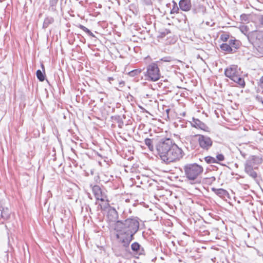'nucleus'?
<instances>
[{"mask_svg":"<svg viewBox=\"0 0 263 263\" xmlns=\"http://www.w3.org/2000/svg\"><path fill=\"white\" fill-rule=\"evenodd\" d=\"M240 20L242 21L247 22L248 21V15L246 14H243L240 15Z\"/></svg>","mask_w":263,"mask_h":263,"instance_id":"obj_29","label":"nucleus"},{"mask_svg":"<svg viewBox=\"0 0 263 263\" xmlns=\"http://www.w3.org/2000/svg\"><path fill=\"white\" fill-rule=\"evenodd\" d=\"M239 29L240 31L243 33L245 35L248 36V35L250 33L249 32V27L245 25H241L239 26Z\"/></svg>","mask_w":263,"mask_h":263,"instance_id":"obj_23","label":"nucleus"},{"mask_svg":"<svg viewBox=\"0 0 263 263\" xmlns=\"http://www.w3.org/2000/svg\"><path fill=\"white\" fill-rule=\"evenodd\" d=\"M160 60L165 62H169L172 61V59L170 57H165L162 58Z\"/></svg>","mask_w":263,"mask_h":263,"instance_id":"obj_31","label":"nucleus"},{"mask_svg":"<svg viewBox=\"0 0 263 263\" xmlns=\"http://www.w3.org/2000/svg\"><path fill=\"white\" fill-rule=\"evenodd\" d=\"M182 150L175 143L168 153L161 160L166 164L175 162L182 157Z\"/></svg>","mask_w":263,"mask_h":263,"instance_id":"obj_5","label":"nucleus"},{"mask_svg":"<svg viewBox=\"0 0 263 263\" xmlns=\"http://www.w3.org/2000/svg\"><path fill=\"white\" fill-rule=\"evenodd\" d=\"M134 253L133 257L139 258V256L143 254L144 250L141 248H131Z\"/></svg>","mask_w":263,"mask_h":263,"instance_id":"obj_18","label":"nucleus"},{"mask_svg":"<svg viewBox=\"0 0 263 263\" xmlns=\"http://www.w3.org/2000/svg\"><path fill=\"white\" fill-rule=\"evenodd\" d=\"M3 208H4L3 207L1 201L0 200V211H2Z\"/></svg>","mask_w":263,"mask_h":263,"instance_id":"obj_36","label":"nucleus"},{"mask_svg":"<svg viewBox=\"0 0 263 263\" xmlns=\"http://www.w3.org/2000/svg\"><path fill=\"white\" fill-rule=\"evenodd\" d=\"M139 229V221L137 217L128 218L124 220H118L114 224L116 237L123 247H128L133 239V236Z\"/></svg>","mask_w":263,"mask_h":263,"instance_id":"obj_1","label":"nucleus"},{"mask_svg":"<svg viewBox=\"0 0 263 263\" xmlns=\"http://www.w3.org/2000/svg\"><path fill=\"white\" fill-rule=\"evenodd\" d=\"M54 22V19L52 17H47L43 23V28H46L49 25L52 24Z\"/></svg>","mask_w":263,"mask_h":263,"instance_id":"obj_20","label":"nucleus"},{"mask_svg":"<svg viewBox=\"0 0 263 263\" xmlns=\"http://www.w3.org/2000/svg\"><path fill=\"white\" fill-rule=\"evenodd\" d=\"M130 248H112V250L117 256H121L125 259L128 258L129 254L127 253L128 249Z\"/></svg>","mask_w":263,"mask_h":263,"instance_id":"obj_10","label":"nucleus"},{"mask_svg":"<svg viewBox=\"0 0 263 263\" xmlns=\"http://www.w3.org/2000/svg\"><path fill=\"white\" fill-rule=\"evenodd\" d=\"M248 39L253 41L259 47L263 48V31H252L248 35Z\"/></svg>","mask_w":263,"mask_h":263,"instance_id":"obj_8","label":"nucleus"},{"mask_svg":"<svg viewBox=\"0 0 263 263\" xmlns=\"http://www.w3.org/2000/svg\"><path fill=\"white\" fill-rule=\"evenodd\" d=\"M9 211L6 208L5 209L3 208L2 211H0V216L4 219H8L9 217Z\"/></svg>","mask_w":263,"mask_h":263,"instance_id":"obj_21","label":"nucleus"},{"mask_svg":"<svg viewBox=\"0 0 263 263\" xmlns=\"http://www.w3.org/2000/svg\"><path fill=\"white\" fill-rule=\"evenodd\" d=\"M192 125L195 128L201 129L204 131L207 130L208 127L206 125L197 119H193Z\"/></svg>","mask_w":263,"mask_h":263,"instance_id":"obj_13","label":"nucleus"},{"mask_svg":"<svg viewBox=\"0 0 263 263\" xmlns=\"http://www.w3.org/2000/svg\"><path fill=\"white\" fill-rule=\"evenodd\" d=\"M180 9L184 11H187L191 8V3L190 0H180L179 3Z\"/></svg>","mask_w":263,"mask_h":263,"instance_id":"obj_15","label":"nucleus"},{"mask_svg":"<svg viewBox=\"0 0 263 263\" xmlns=\"http://www.w3.org/2000/svg\"><path fill=\"white\" fill-rule=\"evenodd\" d=\"M9 245L10 246V247H12V245L11 243H10V242H9Z\"/></svg>","mask_w":263,"mask_h":263,"instance_id":"obj_42","label":"nucleus"},{"mask_svg":"<svg viewBox=\"0 0 263 263\" xmlns=\"http://www.w3.org/2000/svg\"><path fill=\"white\" fill-rule=\"evenodd\" d=\"M258 254L259 256H263V254H259V252L258 251Z\"/></svg>","mask_w":263,"mask_h":263,"instance_id":"obj_41","label":"nucleus"},{"mask_svg":"<svg viewBox=\"0 0 263 263\" xmlns=\"http://www.w3.org/2000/svg\"><path fill=\"white\" fill-rule=\"evenodd\" d=\"M107 218L110 221H117L118 218V213L113 208H110L107 213Z\"/></svg>","mask_w":263,"mask_h":263,"instance_id":"obj_12","label":"nucleus"},{"mask_svg":"<svg viewBox=\"0 0 263 263\" xmlns=\"http://www.w3.org/2000/svg\"><path fill=\"white\" fill-rule=\"evenodd\" d=\"M79 27L83 30L84 31L86 32L88 34H89L90 36H95L94 34L90 31L89 29H88L87 28L85 27L84 26L82 25H80Z\"/></svg>","mask_w":263,"mask_h":263,"instance_id":"obj_25","label":"nucleus"},{"mask_svg":"<svg viewBox=\"0 0 263 263\" xmlns=\"http://www.w3.org/2000/svg\"><path fill=\"white\" fill-rule=\"evenodd\" d=\"M260 23L263 25V16H262L259 20Z\"/></svg>","mask_w":263,"mask_h":263,"instance_id":"obj_35","label":"nucleus"},{"mask_svg":"<svg viewBox=\"0 0 263 263\" xmlns=\"http://www.w3.org/2000/svg\"><path fill=\"white\" fill-rule=\"evenodd\" d=\"M220 47L222 51L227 53H234V51H233L229 43H223L220 45Z\"/></svg>","mask_w":263,"mask_h":263,"instance_id":"obj_19","label":"nucleus"},{"mask_svg":"<svg viewBox=\"0 0 263 263\" xmlns=\"http://www.w3.org/2000/svg\"><path fill=\"white\" fill-rule=\"evenodd\" d=\"M171 243L173 244V245L174 246H176V243H175V241L174 240H172V241H171Z\"/></svg>","mask_w":263,"mask_h":263,"instance_id":"obj_37","label":"nucleus"},{"mask_svg":"<svg viewBox=\"0 0 263 263\" xmlns=\"http://www.w3.org/2000/svg\"><path fill=\"white\" fill-rule=\"evenodd\" d=\"M240 153H241V155L243 156V158L246 157V154L245 153H243L241 152H240Z\"/></svg>","mask_w":263,"mask_h":263,"instance_id":"obj_38","label":"nucleus"},{"mask_svg":"<svg viewBox=\"0 0 263 263\" xmlns=\"http://www.w3.org/2000/svg\"><path fill=\"white\" fill-rule=\"evenodd\" d=\"M36 77L37 79L41 82L45 80V77L41 70H37L36 71Z\"/></svg>","mask_w":263,"mask_h":263,"instance_id":"obj_26","label":"nucleus"},{"mask_svg":"<svg viewBox=\"0 0 263 263\" xmlns=\"http://www.w3.org/2000/svg\"><path fill=\"white\" fill-rule=\"evenodd\" d=\"M186 178L190 181H195L203 172V167L197 163L187 164L183 166Z\"/></svg>","mask_w":263,"mask_h":263,"instance_id":"obj_3","label":"nucleus"},{"mask_svg":"<svg viewBox=\"0 0 263 263\" xmlns=\"http://www.w3.org/2000/svg\"><path fill=\"white\" fill-rule=\"evenodd\" d=\"M229 44L232 48L234 53L236 52V50L239 48L240 43L238 40L235 39H231L228 41Z\"/></svg>","mask_w":263,"mask_h":263,"instance_id":"obj_16","label":"nucleus"},{"mask_svg":"<svg viewBox=\"0 0 263 263\" xmlns=\"http://www.w3.org/2000/svg\"><path fill=\"white\" fill-rule=\"evenodd\" d=\"M224 74L227 77L238 84L241 87H245L244 79L241 76L240 68L237 65H231L226 68L224 70Z\"/></svg>","mask_w":263,"mask_h":263,"instance_id":"obj_2","label":"nucleus"},{"mask_svg":"<svg viewBox=\"0 0 263 263\" xmlns=\"http://www.w3.org/2000/svg\"><path fill=\"white\" fill-rule=\"evenodd\" d=\"M92 192L94 194L97 200L104 201L105 200L101 188L99 185H94L92 187Z\"/></svg>","mask_w":263,"mask_h":263,"instance_id":"obj_11","label":"nucleus"},{"mask_svg":"<svg viewBox=\"0 0 263 263\" xmlns=\"http://www.w3.org/2000/svg\"><path fill=\"white\" fill-rule=\"evenodd\" d=\"M262 162V159L259 156H251L246 161L245 165H251L255 168H258V165L260 164Z\"/></svg>","mask_w":263,"mask_h":263,"instance_id":"obj_9","label":"nucleus"},{"mask_svg":"<svg viewBox=\"0 0 263 263\" xmlns=\"http://www.w3.org/2000/svg\"><path fill=\"white\" fill-rule=\"evenodd\" d=\"M130 247H140V245L137 242H134L132 244Z\"/></svg>","mask_w":263,"mask_h":263,"instance_id":"obj_34","label":"nucleus"},{"mask_svg":"<svg viewBox=\"0 0 263 263\" xmlns=\"http://www.w3.org/2000/svg\"><path fill=\"white\" fill-rule=\"evenodd\" d=\"M141 72V70L140 69H137L133 70L129 72V75L131 77H134L135 76L138 75Z\"/></svg>","mask_w":263,"mask_h":263,"instance_id":"obj_27","label":"nucleus"},{"mask_svg":"<svg viewBox=\"0 0 263 263\" xmlns=\"http://www.w3.org/2000/svg\"><path fill=\"white\" fill-rule=\"evenodd\" d=\"M256 168L252 167L251 165H245V172L251 178L254 179H256L257 177V174L254 171Z\"/></svg>","mask_w":263,"mask_h":263,"instance_id":"obj_14","label":"nucleus"},{"mask_svg":"<svg viewBox=\"0 0 263 263\" xmlns=\"http://www.w3.org/2000/svg\"><path fill=\"white\" fill-rule=\"evenodd\" d=\"M212 191L220 197H225L228 195V192L223 189L212 188Z\"/></svg>","mask_w":263,"mask_h":263,"instance_id":"obj_17","label":"nucleus"},{"mask_svg":"<svg viewBox=\"0 0 263 263\" xmlns=\"http://www.w3.org/2000/svg\"><path fill=\"white\" fill-rule=\"evenodd\" d=\"M177 242H178V243H179V245L180 246H183L184 245H183V244H182V243H179L178 241H177Z\"/></svg>","mask_w":263,"mask_h":263,"instance_id":"obj_40","label":"nucleus"},{"mask_svg":"<svg viewBox=\"0 0 263 263\" xmlns=\"http://www.w3.org/2000/svg\"><path fill=\"white\" fill-rule=\"evenodd\" d=\"M260 86L263 92V76L260 79Z\"/></svg>","mask_w":263,"mask_h":263,"instance_id":"obj_33","label":"nucleus"},{"mask_svg":"<svg viewBox=\"0 0 263 263\" xmlns=\"http://www.w3.org/2000/svg\"><path fill=\"white\" fill-rule=\"evenodd\" d=\"M261 103L263 104V100L261 101Z\"/></svg>","mask_w":263,"mask_h":263,"instance_id":"obj_44","label":"nucleus"},{"mask_svg":"<svg viewBox=\"0 0 263 263\" xmlns=\"http://www.w3.org/2000/svg\"><path fill=\"white\" fill-rule=\"evenodd\" d=\"M204 160L206 162L209 164L217 163L216 158L211 156L205 157Z\"/></svg>","mask_w":263,"mask_h":263,"instance_id":"obj_24","label":"nucleus"},{"mask_svg":"<svg viewBox=\"0 0 263 263\" xmlns=\"http://www.w3.org/2000/svg\"><path fill=\"white\" fill-rule=\"evenodd\" d=\"M216 159L217 161L218 160V161H221L224 160V157L223 155H222L221 154H218L216 156Z\"/></svg>","mask_w":263,"mask_h":263,"instance_id":"obj_28","label":"nucleus"},{"mask_svg":"<svg viewBox=\"0 0 263 263\" xmlns=\"http://www.w3.org/2000/svg\"><path fill=\"white\" fill-rule=\"evenodd\" d=\"M122 124H123V122H122V123H120V124H119V127H120V128H121V127H122Z\"/></svg>","mask_w":263,"mask_h":263,"instance_id":"obj_39","label":"nucleus"},{"mask_svg":"<svg viewBox=\"0 0 263 263\" xmlns=\"http://www.w3.org/2000/svg\"><path fill=\"white\" fill-rule=\"evenodd\" d=\"M127 253L129 254V256L128 257V258H127V259H130L133 257L134 253H133V250L131 249V248L128 249Z\"/></svg>","mask_w":263,"mask_h":263,"instance_id":"obj_30","label":"nucleus"},{"mask_svg":"<svg viewBox=\"0 0 263 263\" xmlns=\"http://www.w3.org/2000/svg\"><path fill=\"white\" fill-rule=\"evenodd\" d=\"M229 37V36L227 34H222L221 35L220 38L223 42H226L228 41Z\"/></svg>","mask_w":263,"mask_h":263,"instance_id":"obj_32","label":"nucleus"},{"mask_svg":"<svg viewBox=\"0 0 263 263\" xmlns=\"http://www.w3.org/2000/svg\"><path fill=\"white\" fill-rule=\"evenodd\" d=\"M160 70L156 63H152L147 66L145 74L147 80L157 81L160 79Z\"/></svg>","mask_w":263,"mask_h":263,"instance_id":"obj_6","label":"nucleus"},{"mask_svg":"<svg viewBox=\"0 0 263 263\" xmlns=\"http://www.w3.org/2000/svg\"><path fill=\"white\" fill-rule=\"evenodd\" d=\"M174 144L173 140L170 138L162 139L159 141L156 145V149L161 159L168 153Z\"/></svg>","mask_w":263,"mask_h":263,"instance_id":"obj_4","label":"nucleus"},{"mask_svg":"<svg viewBox=\"0 0 263 263\" xmlns=\"http://www.w3.org/2000/svg\"><path fill=\"white\" fill-rule=\"evenodd\" d=\"M169 111V109H167L166 111L168 112Z\"/></svg>","mask_w":263,"mask_h":263,"instance_id":"obj_43","label":"nucleus"},{"mask_svg":"<svg viewBox=\"0 0 263 263\" xmlns=\"http://www.w3.org/2000/svg\"><path fill=\"white\" fill-rule=\"evenodd\" d=\"M195 137L199 146L203 150L208 151L212 147L213 141L210 137L201 134H197Z\"/></svg>","mask_w":263,"mask_h":263,"instance_id":"obj_7","label":"nucleus"},{"mask_svg":"<svg viewBox=\"0 0 263 263\" xmlns=\"http://www.w3.org/2000/svg\"><path fill=\"white\" fill-rule=\"evenodd\" d=\"M145 145L148 147L151 151H153L154 149L153 140L149 138H146L144 140Z\"/></svg>","mask_w":263,"mask_h":263,"instance_id":"obj_22","label":"nucleus"}]
</instances>
